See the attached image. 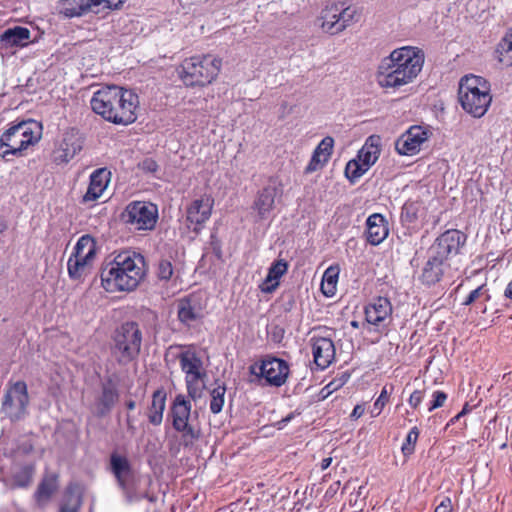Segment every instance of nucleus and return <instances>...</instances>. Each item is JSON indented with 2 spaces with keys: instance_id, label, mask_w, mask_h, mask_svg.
Here are the masks:
<instances>
[{
  "instance_id": "f257e3e1",
  "label": "nucleus",
  "mask_w": 512,
  "mask_h": 512,
  "mask_svg": "<svg viewBox=\"0 0 512 512\" xmlns=\"http://www.w3.org/2000/svg\"><path fill=\"white\" fill-rule=\"evenodd\" d=\"M139 97L131 89L106 85L93 93L92 111L114 125L128 126L137 120Z\"/></svg>"
},
{
  "instance_id": "f03ea898",
  "label": "nucleus",
  "mask_w": 512,
  "mask_h": 512,
  "mask_svg": "<svg viewBox=\"0 0 512 512\" xmlns=\"http://www.w3.org/2000/svg\"><path fill=\"white\" fill-rule=\"evenodd\" d=\"M147 265L142 254L122 251L101 272V286L107 293H130L144 281Z\"/></svg>"
},
{
  "instance_id": "7ed1b4c3",
  "label": "nucleus",
  "mask_w": 512,
  "mask_h": 512,
  "mask_svg": "<svg viewBox=\"0 0 512 512\" xmlns=\"http://www.w3.org/2000/svg\"><path fill=\"white\" fill-rule=\"evenodd\" d=\"M423 64L424 54L420 49L411 46L395 49L381 61L377 82L382 88L397 89L411 83L421 72Z\"/></svg>"
},
{
  "instance_id": "20e7f679",
  "label": "nucleus",
  "mask_w": 512,
  "mask_h": 512,
  "mask_svg": "<svg viewBox=\"0 0 512 512\" xmlns=\"http://www.w3.org/2000/svg\"><path fill=\"white\" fill-rule=\"evenodd\" d=\"M222 64V59L214 54H196L184 58L176 72L185 87L204 88L217 80Z\"/></svg>"
},
{
  "instance_id": "39448f33",
  "label": "nucleus",
  "mask_w": 512,
  "mask_h": 512,
  "mask_svg": "<svg viewBox=\"0 0 512 512\" xmlns=\"http://www.w3.org/2000/svg\"><path fill=\"white\" fill-rule=\"evenodd\" d=\"M41 136V126L34 120L12 124L0 136V157L9 160V156H26L27 150L35 146Z\"/></svg>"
},
{
  "instance_id": "423d86ee",
  "label": "nucleus",
  "mask_w": 512,
  "mask_h": 512,
  "mask_svg": "<svg viewBox=\"0 0 512 512\" xmlns=\"http://www.w3.org/2000/svg\"><path fill=\"white\" fill-rule=\"evenodd\" d=\"M458 98L467 114L482 118L492 103L491 85L481 76L466 75L460 80Z\"/></svg>"
},
{
  "instance_id": "0eeeda50",
  "label": "nucleus",
  "mask_w": 512,
  "mask_h": 512,
  "mask_svg": "<svg viewBox=\"0 0 512 512\" xmlns=\"http://www.w3.org/2000/svg\"><path fill=\"white\" fill-rule=\"evenodd\" d=\"M141 346L142 331L137 322L126 321L114 330L111 354L119 365H127L136 360Z\"/></svg>"
},
{
  "instance_id": "6e6552de",
  "label": "nucleus",
  "mask_w": 512,
  "mask_h": 512,
  "mask_svg": "<svg viewBox=\"0 0 512 512\" xmlns=\"http://www.w3.org/2000/svg\"><path fill=\"white\" fill-rule=\"evenodd\" d=\"M361 12L349 1L328 3L321 11V28L326 33L336 35L357 23Z\"/></svg>"
},
{
  "instance_id": "1a4fd4ad",
  "label": "nucleus",
  "mask_w": 512,
  "mask_h": 512,
  "mask_svg": "<svg viewBox=\"0 0 512 512\" xmlns=\"http://www.w3.org/2000/svg\"><path fill=\"white\" fill-rule=\"evenodd\" d=\"M97 251V242L91 235L85 234L78 239L67 261L70 279L83 281L91 273Z\"/></svg>"
},
{
  "instance_id": "9d476101",
  "label": "nucleus",
  "mask_w": 512,
  "mask_h": 512,
  "mask_svg": "<svg viewBox=\"0 0 512 512\" xmlns=\"http://www.w3.org/2000/svg\"><path fill=\"white\" fill-rule=\"evenodd\" d=\"M249 372L264 385L278 388L287 382L290 366L284 359L268 354L250 365Z\"/></svg>"
},
{
  "instance_id": "9b49d317",
  "label": "nucleus",
  "mask_w": 512,
  "mask_h": 512,
  "mask_svg": "<svg viewBox=\"0 0 512 512\" xmlns=\"http://www.w3.org/2000/svg\"><path fill=\"white\" fill-rule=\"evenodd\" d=\"M121 220L136 231H151L158 220L157 205L146 201H132L121 213Z\"/></svg>"
},
{
  "instance_id": "f8f14e48",
  "label": "nucleus",
  "mask_w": 512,
  "mask_h": 512,
  "mask_svg": "<svg viewBox=\"0 0 512 512\" xmlns=\"http://www.w3.org/2000/svg\"><path fill=\"white\" fill-rule=\"evenodd\" d=\"M29 402L27 384L22 380L10 381L2 401V410L6 416L12 421L21 419L26 414Z\"/></svg>"
},
{
  "instance_id": "ddd939ff",
  "label": "nucleus",
  "mask_w": 512,
  "mask_h": 512,
  "mask_svg": "<svg viewBox=\"0 0 512 512\" xmlns=\"http://www.w3.org/2000/svg\"><path fill=\"white\" fill-rule=\"evenodd\" d=\"M393 307L387 297H376L364 307L365 323L369 331L387 333L392 323Z\"/></svg>"
},
{
  "instance_id": "4468645a",
  "label": "nucleus",
  "mask_w": 512,
  "mask_h": 512,
  "mask_svg": "<svg viewBox=\"0 0 512 512\" xmlns=\"http://www.w3.org/2000/svg\"><path fill=\"white\" fill-rule=\"evenodd\" d=\"M83 142L84 139L77 128H67L52 152L53 162L57 165L67 164L82 150Z\"/></svg>"
},
{
  "instance_id": "2eb2a0df",
  "label": "nucleus",
  "mask_w": 512,
  "mask_h": 512,
  "mask_svg": "<svg viewBox=\"0 0 512 512\" xmlns=\"http://www.w3.org/2000/svg\"><path fill=\"white\" fill-rule=\"evenodd\" d=\"M214 198L210 193H204L194 198L186 207V222L188 228L198 233L210 219L214 207Z\"/></svg>"
},
{
  "instance_id": "dca6fc26",
  "label": "nucleus",
  "mask_w": 512,
  "mask_h": 512,
  "mask_svg": "<svg viewBox=\"0 0 512 512\" xmlns=\"http://www.w3.org/2000/svg\"><path fill=\"white\" fill-rule=\"evenodd\" d=\"M431 136L429 129L413 125L402 133L395 141V150L403 156H414L418 154L425 142Z\"/></svg>"
},
{
  "instance_id": "f3484780",
  "label": "nucleus",
  "mask_w": 512,
  "mask_h": 512,
  "mask_svg": "<svg viewBox=\"0 0 512 512\" xmlns=\"http://www.w3.org/2000/svg\"><path fill=\"white\" fill-rule=\"evenodd\" d=\"M453 277L452 265H444L440 262L427 257L420 274L419 283L427 288L434 287L445 279Z\"/></svg>"
},
{
  "instance_id": "a211bd4d",
  "label": "nucleus",
  "mask_w": 512,
  "mask_h": 512,
  "mask_svg": "<svg viewBox=\"0 0 512 512\" xmlns=\"http://www.w3.org/2000/svg\"><path fill=\"white\" fill-rule=\"evenodd\" d=\"M313 361L317 368L324 370L328 368L335 359V345L331 337L313 335L310 338Z\"/></svg>"
},
{
  "instance_id": "6ab92c4d",
  "label": "nucleus",
  "mask_w": 512,
  "mask_h": 512,
  "mask_svg": "<svg viewBox=\"0 0 512 512\" xmlns=\"http://www.w3.org/2000/svg\"><path fill=\"white\" fill-rule=\"evenodd\" d=\"M111 180V172L107 168H98L92 172L89 185L81 202L87 204L97 201L107 189Z\"/></svg>"
},
{
  "instance_id": "aec40b11",
  "label": "nucleus",
  "mask_w": 512,
  "mask_h": 512,
  "mask_svg": "<svg viewBox=\"0 0 512 512\" xmlns=\"http://www.w3.org/2000/svg\"><path fill=\"white\" fill-rule=\"evenodd\" d=\"M467 238L468 236L461 230L447 229L437 236L434 242L438 244L452 260L461 253V250L466 245Z\"/></svg>"
},
{
  "instance_id": "412c9836",
  "label": "nucleus",
  "mask_w": 512,
  "mask_h": 512,
  "mask_svg": "<svg viewBox=\"0 0 512 512\" xmlns=\"http://www.w3.org/2000/svg\"><path fill=\"white\" fill-rule=\"evenodd\" d=\"M364 235L370 245L381 244L389 235V224L385 216L380 213L368 216Z\"/></svg>"
},
{
  "instance_id": "4be33fe9",
  "label": "nucleus",
  "mask_w": 512,
  "mask_h": 512,
  "mask_svg": "<svg viewBox=\"0 0 512 512\" xmlns=\"http://www.w3.org/2000/svg\"><path fill=\"white\" fill-rule=\"evenodd\" d=\"M334 139L327 136L321 140L313 151L312 157L305 167L304 173L311 174L322 169L330 160L333 153Z\"/></svg>"
},
{
  "instance_id": "5701e85b",
  "label": "nucleus",
  "mask_w": 512,
  "mask_h": 512,
  "mask_svg": "<svg viewBox=\"0 0 512 512\" xmlns=\"http://www.w3.org/2000/svg\"><path fill=\"white\" fill-rule=\"evenodd\" d=\"M95 0H60L58 13L68 19L82 17L96 9Z\"/></svg>"
},
{
  "instance_id": "b1692460",
  "label": "nucleus",
  "mask_w": 512,
  "mask_h": 512,
  "mask_svg": "<svg viewBox=\"0 0 512 512\" xmlns=\"http://www.w3.org/2000/svg\"><path fill=\"white\" fill-rule=\"evenodd\" d=\"M276 196L277 187L275 185H267L257 193L253 208L261 219H266L273 211Z\"/></svg>"
},
{
  "instance_id": "393cba45",
  "label": "nucleus",
  "mask_w": 512,
  "mask_h": 512,
  "mask_svg": "<svg viewBox=\"0 0 512 512\" xmlns=\"http://www.w3.org/2000/svg\"><path fill=\"white\" fill-rule=\"evenodd\" d=\"M177 315L181 323L190 326L193 322L202 319L203 310L192 297H186L179 301Z\"/></svg>"
},
{
  "instance_id": "a878e982",
  "label": "nucleus",
  "mask_w": 512,
  "mask_h": 512,
  "mask_svg": "<svg viewBox=\"0 0 512 512\" xmlns=\"http://www.w3.org/2000/svg\"><path fill=\"white\" fill-rule=\"evenodd\" d=\"M167 393L163 387L158 388L152 394L151 404L147 409V418L150 424L160 426L166 407Z\"/></svg>"
},
{
  "instance_id": "bb28decb",
  "label": "nucleus",
  "mask_w": 512,
  "mask_h": 512,
  "mask_svg": "<svg viewBox=\"0 0 512 512\" xmlns=\"http://www.w3.org/2000/svg\"><path fill=\"white\" fill-rule=\"evenodd\" d=\"M192 404L189 398L183 394L175 396L170 406V416L172 418V427H176L183 422H188L191 416Z\"/></svg>"
},
{
  "instance_id": "cd10ccee",
  "label": "nucleus",
  "mask_w": 512,
  "mask_h": 512,
  "mask_svg": "<svg viewBox=\"0 0 512 512\" xmlns=\"http://www.w3.org/2000/svg\"><path fill=\"white\" fill-rule=\"evenodd\" d=\"M30 36L28 28L16 26L4 31L0 36V42L5 48L24 47L28 44Z\"/></svg>"
},
{
  "instance_id": "c85d7f7f",
  "label": "nucleus",
  "mask_w": 512,
  "mask_h": 512,
  "mask_svg": "<svg viewBox=\"0 0 512 512\" xmlns=\"http://www.w3.org/2000/svg\"><path fill=\"white\" fill-rule=\"evenodd\" d=\"M57 488L58 476L56 474L44 476L34 493V499L38 507H44L56 492Z\"/></svg>"
},
{
  "instance_id": "c756f323",
  "label": "nucleus",
  "mask_w": 512,
  "mask_h": 512,
  "mask_svg": "<svg viewBox=\"0 0 512 512\" xmlns=\"http://www.w3.org/2000/svg\"><path fill=\"white\" fill-rule=\"evenodd\" d=\"M119 393L113 384L104 385L100 397L96 401V415L106 416L118 402Z\"/></svg>"
},
{
  "instance_id": "7c9ffc66",
  "label": "nucleus",
  "mask_w": 512,
  "mask_h": 512,
  "mask_svg": "<svg viewBox=\"0 0 512 512\" xmlns=\"http://www.w3.org/2000/svg\"><path fill=\"white\" fill-rule=\"evenodd\" d=\"M179 364L182 372L187 375L202 373L203 363L192 346L187 347L178 355Z\"/></svg>"
},
{
  "instance_id": "2f4dec72",
  "label": "nucleus",
  "mask_w": 512,
  "mask_h": 512,
  "mask_svg": "<svg viewBox=\"0 0 512 512\" xmlns=\"http://www.w3.org/2000/svg\"><path fill=\"white\" fill-rule=\"evenodd\" d=\"M110 468L119 486L122 489L126 488L127 478L131 474V466L128 459L125 456L117 453H112L110 456Z\"/></svg>"
},
{
  "instance_id": "473e14b6",
  "label": "nucleus",
  "mask_w": 512,
  "mask_h": 512,
  "mask_svg": "<svg viewBox=\"0 0 512 512\" xmlns=\"http://www.w3.org/2000/svg\"><path fill=\"white\" fill-rule=\"evenodd\" d=\"M380 152L379 137L370 136L359 150L357 159L369 169L378 160Z\"/></svg>"
},
{
  "instance_id": "72a5a7b5",
  "label": "nucleus",
  "mask_w": 512,
  "mask_h": 512,
  "mask_svg": "<svg viewBox=\"0 0 512 512\" xmlns=\"http://www.w3.org/2000/svg\"><path fill=\"white\" fill-rule=\"evenodd\" d=\"M288 263L284 259L276 260L272 263L270 268L268 269L267 276L264 280V285L262 287V291L264 292H272L274 291L278 285L280 278L287 272Z\"/></svg>"
},
{
  "instance_id": "f704fd0d",
  "label": "nucleus",
  "mask_w": 512,
  "mask_h": 512,
  "mask_svg": "<svg viewBox=\"0 0 512 512\" xmlns=\"http://www.w3.org/2000/svg\"><path fill=\"white\" fill-rule=\"evenodd\" d=\"M491 298L490 289L485 282L472 290L463 300L462 305L471 306L473 304H478L481 306V311L486 312L487 303L491 301Z\"/></svg>"
},
{
  "instance_id": "c9c22d12",
  "label": "nucleus",
  "mask_w": 512,
  "mask_h": 512,
  "mask_svg": "<svg viewBox=\"0 0 512 512\" xmlns=\"http://www.w3.org/2000/svg\"><path fill=\"white\" fill-rule=\"evenodd\" d=\"M339 273L340 268L338 265H331L324 271L320 287L325 296L332 297L335 295Z\"/></svg>"
},
{
  "instance_id": "e433bc0d",
  "label": "nucleus",
  "mask_w": 512,
  "mask_h": 512,
  "mask_svg": "<svg viewBox=\"0 0 512 512\" xmlns=\"http://www.w3.org/2000/svg\"><path fill=\"white\" fill-rule=\"evenodd\" d=\"M205 376V372L185 376V384L188 393L187 398L196 401L202 397L203 392L206 388L204 382Z\"/></svg>"
},
{
  "instance_id": "4c0bfd02",
  "label": "nucleus",
  "mask_w": 512,
  "mask_h": 512,
  "mask_svg": "<svg viewBox=\"0 0 512 512\" xmlns=\"http://www.w3.org/2000/svg\"><path fill=\"white\" fill-rule=\"evenodd\" d=\"M495 57L503 65H512V28L498 43L495 50Z\"/></svg>"
},
{
  "instance_id": "58836bf2",
  "label": "nucleus",
  "mask_w": 512,
  "mask_h": 512,
  "mask_svg": "<svg viewBox=\"0 0 512 512\" xmlns=\"http://www.w3.org/2000/svg\"><path fill=\"white\" fill-rule=\"evenodd\" d=\"M173 429L181 434V443L185 447L193 446L199 440L201 431L188 422L173 427Z\"/></svg>"
},
{
  "instance_id": "ea45409f",
  "label": "nucleus",
  "mask_w": 512,
  "mask_h": 512,
  "mask_svg": "<svg viewBox=\"0 0 512 512\" xmlns=\"http://www.w3.org/2000/svg\"><path fill=\"white\" fill-rule=\"evenodd\" d=\"M82 505V497L70 489L66 491L59 512H79Z\"/></svg>"
},
{
  "instance_id": "a19ab883",
  "label": "nucleus",
  "mask_w": 512,
  "mask_h": 512,
  "mask_svg": "<svg viewBox=\"0 0 512 512\" xmlns=\"http://www.w3.org/2000/svg\"><path fill=\"white\" fill-rule=\"evenodd\" d=\"M226 387L224 384L217 385L210 392V411L213 414H218L222 411L225 402Z\"/></svg>"
},
{
  "instance_id": "79ce46f5",
  "label": "nucleus",
  "mask_w": 512,
  "mask_h": 512,
  "mask_svg": "<svg viewBox=\"0 0 512 512\" xmlns=\"http://www.w3.org/2000/svg\"><path fill=\"white\" fill-rule=\"evenodd\" d=\"M368 171L358 159L348 161L345 167V176L351 183H355L362 175Z\"/></svg>"
},
{
  "instance_id": "37998d69",
  "label": "nucleus",
  "mask_w": 512,
  "mask_h": 512,
  "mask_svg": "<svg viewBox=\"0 0 512 512\" xmlns=\"http://www.w3.org/2000/svg\"><path fill=\"white\" fill-rule=\"evenodd\" d=\"M421 204L418 201H406L401 211V221L405 223H413L419 217Z\"/></svg>"
},
{
  "instance_id": "c03bdc74",
  "label": "nucleus",
  "mask_w": 512,
  "mask_h": 512,
  "mask_svg": "<svg viewBox=\"0 0 512 512\" xmlns=\"http://www.w3.org/2000/svg\"><path fill=\"white\" fill-rule=\"evenodd\" d=\"M34 468L24 466L13 475V486L17 488H27L33 479Z\"/></svg>"
},
{
  "instance_id": "a18cd8bd",
  "label": "nucleus",
  "mask_w": 512,
  "mask_h": 512,
  "mask_svg": "<svg viewBox=\"0 0 512 512\" xmlns=\"http://www.w3.org/2000/svg\"><path fill=\"white\" fill-rule=\"evenodd\" d=\"M420 435V431L417 426H414L408 432L404 442L401 446V452L404 457H410L415 452V447Z\"/></svg>"
},
{
  "instance_id": "49530a36",
  "label": "nucleus",
  "mask_w": 512,
  "mask_h": 512,
  "mask_svg": "<svg viewBox=\"0 0 512 512\" xmlns=\"http://www.w3.org/2000/svg\"><path fill=\"white\" fill-rule=\"evenodd\" d=\"M393 391V386H390V390H388L387 386H384L375 400L373 404V408L370 411L371 417L375 418L378 417L381 412L383 411L384 407L389 403L390 396Z\"/></svg>"
},
{
  "instance_id": "de8ad7c7",
  "label": "nucleus",
  "mask_w": 512,
  "mask_h": 512,
  "mask_svg": "<svg viewBox=\"0 0 512 512\" xmlns=\"http://www.w3.org/2000/svg\"><path fill=\"white\" fill-rule=\"evenodd\" d=\"M350 375L347 373H342L341 376L334 378L331 380L327 385L323 387L321 390V393L323 394V397H327L333 392L337 391L341 387H343L347 381L349 380Z\"/></svg>"
},
{
  "instance_id": "09e8293b",
  "label": "nucleus",
  "mask_w": 512,
  "mask_h": 512,
  "mask_svg": "<svg viewBox=\"0 0 512 512\" xmlns=\"http://www.w3.org/2000/svg\"><path fill=\"white\" fill-rule=\"evenodd\" d=\"M427 257L437 262L441 261V263L444 265H451V259L449 258V256L435 242H433L431 246L428 248Z\"/></svg>"
},
{
  "instance_id": "8fccbe9b",
  "label": "nucleus",
  "mask_w": 512,
  "mask_h": 512,
  "mask_svg": "<svg viewBox=\"0 0 512 512\" xmlns=\"http://www.w3.org/2000/svg\"><path fill=\"white\" fill-rule=\"evenodd\" d=\"M174 273L172 263L167 259H162L157 265L156 274L159 280L168 281Z\"/></svg>"
},
{
  "instance_id": "3c124183",
  "label": "nucleus",
  "mask_w": 512,
  "mask_h": 512,
  "mask_svg": "<svg viewBox=\"0 0 512 512\" xmlns=\"http://www.w3.org/2000/svg\"><path fill=\"white\" fill-rule=\"evenodd\" d=\"M95 2L97 3L94 13L99 14L102 12L119 9L124 4L125 0H95Z\"/></svg>"
},
{
  "instance_id": "603ef678",
  "label": "nucleus",
  "mask_w": 512,
  "mask_h": 512,
  "mask_svg": "<svg viewBox=\"0 0 512 512\" xmlns=\"http://www.w3.org/2000/svg\"><path fill=\"white\" fill-rule=\"evenodd\" d=\"M448 395L444 391L436 390L432 393V400L429 402L428 411L443 407L447 401Z\"/></svg>"
},
{
  "instance_id": "864d4df0",
  "label": "nucleus",
  "mask_w": 512,
  "mask_h": 512,
  "mask_svg": "<svg viewBox=\"0 0 512 512\" xmlns=\"http://www.w3.org/2000/svg\"><path fill=\"white\" fill-rule=\"evenodd\" d=\"M425 398V390H414L408 398V404L414 410L418 409Z\"/></svg>"
},
{
  "instance_id": "5fc2aeb1",
  "label": "nucleus",
  "mask_w": 512,
  "mask_h": 512,
  "mask_svg": "<svg viewBox=\"0 0 512 512\" xmlns=\"http://www.w3.org/2000/svg\"><path fill=\"white\" fill-rule=\"evenodd\" d=\"M452 500L449 496L441 498L440 502L436 506L434 512H452Z\"/></svg>"
},
{
  "instance_id": "6e6d98bb",
  "label": "nucleus",
  "mask_w": 512,
  "mask_h": 512,
  "mask_svg": "<svg viewBox=\"0 0 512 512\" xmlns=\"http://www.w3.org/2000/svg\"><path fill=\"white\" fill-rule=\"evenodd\" d=\"M140 168L144 172L154 173L158 170V164L154 159L146 158L140 163Z\"/></svg>"
},
{
  "instance_id": "4d7b16f0",
  "label": "nucleus",
  "mask_w": 512,
  "mask_h": 512,
  "mask_svg": "<svg viewBox=\"0 0 512 512\" xmlns=\"http://www.w3.org/2000/svg\"><path fill=\"white\" fill-rule=\"evenodd\" d=\"M365 413V407L362 404H357L350 414L352 420H357L362 417Z\"/></svg>"
},
{
  "instance_id": "13d9d810",
  "label": "nucleus",
  "mask_w": 512,
  "mask_h": 512,
  "mask_svg": "<svg viewBox=\"0 0 512 512\" xmlns=\"http://www.w3.org/2000/svg\"><path fill=\"white\" fill-rule=\"evenodd\" d=\"M126 425H127V430L131 433V434H134L135 431H136V426L134 425V422L131 418L130 415H127V418H126Z\"/></svg>"
},
{
  "instance_id": "bf43d9fd",
  "label": "nucleus",
  "mask_w": 512,
  "mask_h": 512,
  "mask_svg": "<svg viewBox=\"0 0 512 512\" xmlns=\"http://www.w3.org/2000/svg\"><path fill=\"white\" fill-rule=\"evenodd\" d=\"M331 463H332L331 457L322 459V461L320 463L321 470H326L331 465Z\"/></svg>"
},
{
  "instance_id": "052dcab7",
  "label": "nucleus",
  "mask_w": 512,
  "mask_h": 512,
  "mask_svg": "<svg viewBox=\"0 0 512 512\" xmlns=\"http://www.w3.org/2000/svg\"><path fill=\"white\" fill-rule=\"evenodd\" d=\"M504 296L512 300V280L507 284L504 291Z\"/></svg>"
},
{
  "instance_id": "680f3d73",
  "label": "nucleus",
  "mask_w": 512,
  "mask_h": 512,
  "mask_svg": "<svg viewBox=\"0 0 512 512\" xmlns=\"http://www.w3.org/2000/svg\"><path fill=\"white\" fill-rule=\"evenodd\" d=\"M463 415H460V412L455 415L454 417H452L449 422L447 423L446 425V428L449 427L450 425H453L455 424Z\"/></svg>"
},
{
  "instance_id": "e2e57ef3",
  "label": "nucleus",
  "mask_w": 512,
  "mask_h": 512,
  "mask_svg": "<svg viewBox=\"0 0 512 512\" xmlns=\"http://www.w3.org/2000/svg\"><path fill=\"white\" fill-rule=\"evenodd\" d=\"M125 406L129 411L134 410L136 407V402L134 400H129L125 403Z\"/></svg>"
},
{
  "instance_id": "0e129e2a",
  "label": "nucleus",
  "mask_w": 512,
  "mask_h": 512,
  "mask_svg": "<svg viewBox=\"0 0 512 512\" xmlns=\"http://www.w3.org/2000/svg\"><path fill=\"white\" fill-rule=\"evenodd\" d=\"M468 412H469V407H468V404L466 403V404L464 405V407L462 408V410L460 411V415H463V416H464V415H465V414H467Z\"/></svg>"
},
{
  "instance_id": "69168bd1",
  "label": "nucleus",
  "mask_w": 512,
  "mask_h": 512,
  "mask_svg": "<svg viewBox=\"0 0 512 512\" xmlns=\"http://www.w3.org/2000/svg\"><path fill=\"white\" fill-rule=\"evenodd\" d=\"M351 326L353 328H359V323L357 321H351Z\"/></svg>"
}]
</instances>
